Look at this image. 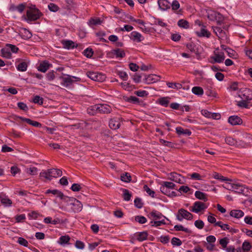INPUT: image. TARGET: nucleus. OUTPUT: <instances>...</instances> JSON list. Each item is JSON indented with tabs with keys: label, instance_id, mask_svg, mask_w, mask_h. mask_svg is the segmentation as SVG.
Returning <instances> with one entry per match:
<instances>
[{
	"label": "nucleus",
	"instance_id": "nucleus-45",
	"mask_svg": "<svg viewBox=\"0 0 252 252\" xmlns=\"http://www.w3.org/2000/svg\"><path fill=\"white\" fill-rule=\"evenodd\" d=\"M220 228L223 230H228L232 234L236 233L238 232V230L230 228L227 224L223 223V224L221 226Z\"/></svg>",
	"mask_w": 252,
	"mask_h": 252
},
{
	"label": "nucleus",
	"instance_id": "nucleus-61",
	"mask_svg": "<svg viewBox=\"0 0 252 252\" xmlns=\"http://www.w3.org/2000/svg\"><path fill=\"white\" fill-rule=\"evenodd\" d=\"M26 172L30 175H35L37 174V168L35 167H32L28 168Z\"/></svg>",
	"mask_w": 252,
	"mask_h": 252
},
{
	"label": "nucleus",
	"instance_id": "nucleus-6",
	"mask_svg": "<svg viewBox=\"0 0 252 252\" xmlns=\"http://www.w3.org/2000/svg\"><path fill=\"white\" fill-rule=\"evenodd\" d=\"M87 76L93 81L103 82L105 80V75L101 73L94 71H88Z\"/></svg>",
	"mask_w": 252,
	"mask_h": 252
},
{
	"label": "nucleus",
	"instance_id": "nucleus-32",
	"mask_svg": "<svg viewBox=\"0 0 252 252\" xmlns=\"http://www.w3.org/2000/svg\"><path fill=\"white\" fill-rule=\"evenodd\" d=\"M176 131L179 135H190L191 133V131L189 129H184L181 126H178L176 128Z\"/></svg>",
	"mask_w": 252,
	"mask_h": 252
},
{
	"label": "nucleus",
	"instance_id": "nucleus-39",
	"mask_svg": "<svg viewBox=\"0 0 252 252\" xmlns=\"http://www.w3.org/2000/svg\"><path fill=\"white\" fill-rule=\"evenodd\" d=\"M191 91L193 94L198 96L203 95L204 93L203 89L201 87L198 86L193 87L192 88Z\"/></svg>",
	"mask_w": 252,
	"mask_h": 252
},
{
	"label": "nucleus",
	"instance_id": "nucleus-2",
	"mask_svg": "<svg viewBox=\"0 0 252 252\" xmlns=\"http://www.w3.org/2000/svg\"><path fill=\"white\" fill-rule=\"evenodd\" d=\"M42 15L41 12L36 7L35 5H31L28 7L26 16L24 19L28 23H30L39 19Z\"/></svg>",
	"mask_w": 252,
	"mask_h": 252
},
{
	"label": "nucleus",
	"instance_id": "nucleus-56",
	"mask_svg": "<svg viewBox=\"0 0 252 252\" xmlns=\"http://www.w3.org/2000/svg\"><path fill=\"white\" fill-rule=\"evenodd\" d=\"M94 54V51L92 49L87 48L84 51V55L87 58H90Z\"/></svg>",
	"mask_w": 252,
	"mask_h": 252
},
{
	"label": "nucleus",
	"instance_id": "nucleus-16",
	"mask_svg": "<svg viewBox=\"0 0 252 252\" xmlns=\"http://www.w3.org/2000/svg\"><path fill=\"white\" fill-rule=\"evenodd\" d=\"M170 7H171L172 10L177 14H182L183 10L180 8V4L178 0H173L171 3L170 2Z\"/></svg>",
	"mask_w": 252,
	"mask_h": 252
},
{
	"label": "nucleus",
	"instance_id": "nucleus-54",
	"mask_svg": "<svg viewBox=\"0 0 252 252\" xmlns=\"http://www.w3.org/2000/svg\"><path fill=\"white\" fill-rule=\"evenodd\" d=\"M135 220L140 224H144L147 221V219L145 217L142 216H136L135 217Z\"/></svg>",
	"mask_w": 252,
	"mask_h": 252
},
{
	"label": "nucleus",
	"instance_id": "nucleus-55",
	"mask_svg": "<svg viewBox=\"0 0 252 252\" xmlns=\"http://www.w3.org/2000/svg\"><path fill=\"white\" fill-rule=\"evenodd\" d=\"M143 189H144V190L150 196H151L152 197L154 198L155 197V192L154 191V190H152V189H151L149 187L146 185H145L144 186V187H143Z\"/></svg>",
	"mask_w": 252,
	"mask_h": 252
},
{
	"label": "nucleus",
	"instance_id": "nucleus-4",
	"mask_svg": "<svg viewBox=\"0 0 252 252\" xmlns=\"http://www.w3.org/2000/svg\"><path fill=\"white\" fill-rule=\"evenodd\" d=\"M177 220L179 221H182L183 219L187 220H191L193 218V215L187 210L181 208L178 210L177 214H176Z\"/></svg>",
	"mask_w": 252,
	"mask_h": 252
},
{
	"label": "nucleus",
	"instance_id": "nucleus-13",
	"mask_svg": "<svg viewBox=\"0 0 252 252\" xmlns=\"http://www.w3.org/2000/svg\"><path fill=\"white\" fill-rule=\"evenodd\" d=\"M148 218L152 220H160L162 218L166 219L167 220H169L163 216L160 212L154 210L148 215Z\"/></svg>",
	"mask_w": 252,
	"mask_h": 252
},
{
	"label": "nucleus",
	"instance_id": "nucleus-50",
	"mask_svg": "<svg viewBox=\"0 0 252 252\" xmlns=\"http://www.w3.org/2000/svg\"><path fill=\"white\" fill-rule=\"evenodd\" d=\"M134 94L139 97H145L149 95V93L145 90H138L135 91Z\"/></svg>",
	"mask_w": 252,
	"mask_h": 252
},
{
	"label": "nucleus",
	"instance_id": "nucleus-51",
	"mask_svg": "<svg viewBox=\"0 0 252 252\" xmlns=\"http://www.w3.org/2000/svg\"><path fill=\"white\" fill-rule=\"evenodd\" d=\"M159 142L161 144L169 148H173L174 147V144L173 143L170 141H166L162 139H159Z\"/></svg>",
	"mask_w": 252,
	"mask_h": 252
},
{
	"label": "nucleus",
	"instance_id": "nucleus-21",
	"mask_svg": "<svg viewBox=\"0 0 252 252\" xmlns=\"http://www.w3.org/2000/svg\"><path fill=\"white\" fill-rule=\"evenodd\" d=\"M195 34L198 37H206L209 38L211 35V33L205 29L204 26H202L200 31H196Z\"/></svg>",
	"mask_w": 252,
	"mask_h": 252
},
{
	"label": "nucleus",
	"instance_id": "nucleus-47",
	"mask_svg": "<svg viewBox=\"0 0 252 252\" xmlns=\"http://www.w3.org/2000/svg\"><path fill=\"white\" fill-rule=\"evenodd\" d=\"M121 179L123 182L128 183L131 181V177L129 173L126 172L125 174L121 175Z\"/></svg>",
	"mask_w": 252,
	"mask_h": 252
},
{
	"label": "nucleus",
	"instance_id": "nucleus-52",
	"mask_svg": "<svg viewBox=\"0 0 252 252\" xmlns=\"http://www.w3.org/2000/svg\"><path fill=\"white\" fill-rule=\"evenodd\" d=\"M167 86L170 88L180 89L182 87V86L180 83H174L171 82H167Z\"/></svg>",
	"mask_w": 252,
	"mask_h": 252
},
{
	"label": "nucleus",
	"instance_id": "nucleus-14",
	"mask_svg": "<svg viewBox=\"0 0 252 252\" xmlns=\"http://www.w3.org/2000/svg\"><path fill=\"white\" fill-rule=\"evenodd\" d=\"M225 143L230 145L233 146H236L237 147H243L244 143L241 141H237L235 139L230 136H227L225 138Z\"/></svg>",
	"mask_w": 252,
	"mask_h": 252
},
{
	"label": "nucleus",
	"instance_id": "nucleus-25",
	"mask_svg": "<svg viewBox=\"0 0 252 252\" xmlns=\"http://www.w3.org/2000/svg\"><path fill=\"white\" fill-rule=\"evenodd\" d=\"M231 217L236 219H240L244 216V213L240 210H232L230 212Z\"/></svg>",
	"mask_w": 252,
	"mask_h": 252
},
{
	"label": "nucleus",
	"instance_id": "nucleus-3",
	"mask_svg": "<svg viewBox=\"0 0 252 252\" xmlns=\"http://www.w3.org/2000/svg\"><path fill=\"white\" fill-rule=\"evenodd\" d=\"M62 175V171L59 169L52 168L42 171L40 173L41 178L51 180L53 178H58Z\"/></svg>",
	"mask_w": 252,
	"mask_h": 252
},
{
	"label": "nucleus",
	"instance_id": "nucleus-30",
	"mask_svg": "<svg viewBox=\"0 0 252 252\" xmlns=\"http://www.w3.org/2000/svg\"><path fill=\"white\" fill-rule=\"evenodd\" d=\"M98 107L97 104L89 107L87 109V111L88 114L93 116L95 115L97 113H98Z\"/></svg>",
	"mask_w": 252,
	"mask_h": 252
},
{
	"label": "nucleus",
	"instance_id": "nucleus-22",
	"mask_svg": "<svg viewBox=\"0 0 252 252\" xmlns=\"http://www.w3.org/2000/svg\"><path fill=\"white\" fill-rule=\"evenodd\" d=\"M228 122L232 126L240 125L242 124V120L238 116H231L228 118Z\"/></svg>",
	"mask_w": 252,
	"mask_h": 252
},
{
	"label": "nucleus",
	"instance_id": "nucleus-63",
	"mask_svg": "<svg viewBox=\"0 0 252 252\" xmlns=\"http://www.w3.org/2000/svg\"><path fill=\"white\" fill-rule=\"evenodd\" d=\"M17 106L21 110L24 111H28L29 110V108L27 104L23 102H18Z\"/></svg>",
	"mask_w": 252,
	"mask_h": 252
},
{
	"label": "nucleus",
	"instance_id": "nucleus-57",
	"mask_svg": "<svg viewBox=\"0 0 252 252\" xmlns=\"http://www.w3.org/2000/svg\"><path fill=\"white\" fill-rule=\"evenodd\" d=\"M49 9L52 12H57L59 10V7L55 3H50L48 5Z\"/></svg>",
	"mask_w": 252,
	"mask_h": 252
},
{
	"label": "nucleus",
	"instance_id": "nucleus-29",
	"mask_svg": "<svg viewBox=\"0 0 252 252\" xmlns=\"http://www.w3.org/2000/svg\"><path fill=\"white\" fill-rule=\"evenodd\" d=\"M194 195L198 199L203 200L204 202L208 200L207 194L202 191L199 190L196 191L195 192Z\"/></svg>",
	"mask_w": 252,
	"mask_h": 252
},
{
	"label": "nucleus",
	"instance_id": "nucleus-12",
	"mask_svg": "<svg viewBox=\"0 0 252 252\" xmlns=\"http://www.w3.org/2000/svg\"><path fill=\"white\" fill-rule=\"evenodd\" d=\"M169 179L175 182L180 184H183L185 182V179L184 177L175 172L170 173Z\"/></svg>",
	"mask_w": 252,
	"mask_h": 252
},
{
	"label": "nucleus",
	"instance_id": "nucleus-36",
	"mask_svg": "<svg viewBox=\"0 0 252 252\" xmlns=\"http://www.w3.org/2000/svg\"><path fill=\"white\" fill-rule=\"evenodd\" d=\"M28 67V63L22 62L19 63L17 65L16 68L18 71L24 72L26 71Z\"/></svg>",
	"mask_w": 252,
	"mask_h": 252
},
{
	"label": "nucleus",
	"instance_id": "nucleus-35",
	"mask_svg": "<svg viewBox=\"0 0 252 252\" xmlns=\"http://www.w3.org/2000/svg\"><path fill=\"white\" fill-rule=\"evenodd\" d=\"M178 26L185 29H188L189 28V23L188 21L184 19H180L178 21Z\"/></svg>",
	"mask_w": 252,
	"mask_h": 252
},
{
	"label": "nucleus",
	"instance_id": "nucleus-20",
	"mask_svg": "<svg viewBox=\"0 0 252 252\" xmlns=\"http://www.w3.org/2000/svg\"><path fill=\"white\" fill-rule=\"evenodd\" d=\"M158 3L159 8L162 11L170 8V2L167 0H158Z\"/></svg>",
	"mask_w": 252,
	"mask_h": 252
},
{
	"label": "nucleus",
	"instance_id": "nucleus-26",
	"mask_svg": "<svg viewBox=\"0 0 252 252\" xmlns=\"http://www.w3.org/2000/svg\"><path fill=\"white\" fill-rule=\"evenodd\" d=\"M19 119L23 122H25L32 126L35 127H41V124L38 122L32 121L29 118H26L22 117H19Z\"/></svg>",
	"mask_w": 252,
	"mask_h": 252
},
{
	"label": "nucleus",
	"instance_id": "nucleus-27",
	"mask_svg": "<svg viewBox=\"0 0 252 252\" xmlns=\"http://www.w3.org/2000/svg\"><path fill=\"white\" fill-rule=\"evenodd\" d=\"M20 36L23 39L27 40L32 37V33L26 29H23L20 32Z\"/></svg>",
	"mask_w": 252,
	"mask_h": 252
},
{
	"label": "nucleus",
	"instance_id": "nucleus-41",
	"mask_svg": "<svg viewBox=\"0 0 252 252\" xmlns=\"http://www.w3.org/2000/svg\"><path fill=\"white\" fill-rule=\"evenodd\" d=\"M70 238L68 236H62L59 239L58 242L61 245H64L68 243Z\"/></svg>",
	"mask_w": 252,
	"mask_h": 252
},
{
	"label": "nucleus",
	"instance_id": "nucleus-8",
	"mask_svg": "<svg viewBox=\"0 0 252 252\" xmlns=\"http://www.w3.org/2000/svg\"><path fill=\"white\" fill-rule=\"evenodd\" d=\"M233 191L239 194L247 195L249 193V189L245 185L236 183L235 184Z\"/></svg>",
	"mask_w": 252,
	"mask_h": 252
},
{
	"label": "nucleus",
	"instance_id": "nucleus-60",
	"mask_svg": "<svg viewBox=\"0 0 252 252\" xmlns=\"http://www.w3.org/2000/svg\"><path fill=\"white\" fill-rule=\"evenodd\" d=\"M162 186H164L166 188L168 189H174L176 185L172 182H163Z\"/></svg>",
	"mask_w": 252,
	"mask_h": 252
},
{
	"label": "nucleus",
	"instance_id": "nucleus-48",
	"mask_svg": "<svg viewBox=\"0 0 252 252\" xmlns=\"http://www.w3.org/2000/svg\"><path fill=\"white\" fill-rule=\"evenodd\" d=\"M158 102L160 105L164 107H167L169 104V101L167 97H162L158 99Z\"/></svg>",
	"mask_w": 252,
	"mask_h": 252
},
{
	"label": "nucleus",
	"instance_id": "nucleus-15",
	"mask_svg": "<svg viewBox=\"0 0 252 252\" xmlns=\"http://www.w3.org/2000/svg\"><path fill=\"white\" fill-rule=\"evenodd\" d=\"M160 79L159 76L155 74H150L145 76L144 82L147 84H150L158 82Z\"/></svg>",
	"mask_w": 252,
	"mask_h": 252
},
{
	"label": "nucleus",
	"instance_id": "nucleus-19",
	"mask_svg": "<svg viewBox=\"0 0 252 252\" xmlns=\"http://www.w3.org/2000/svg\"><path fill=\"white\" fill-rule=\"evenodd\" d=\"M130 38L136 42H140L144 39L141 34L136 31H133L130 33Z\"/></svg>",
	"mask_w": 252,
	"mask_h": 252
},
{
	"label": "nucleus",
	"instance_id": "nucleus-5",
	"mask_svg": "<svg viewBox=\"0 0 252 252\" xmlns=\"http://www.w3.org/2000/svg\"><path fill=\"white\" fill-rule=\"evenodd\" d=\"M60 79L62 81L61 85L65 87L69 86L74 81H77L80 80L78 77L67 74H64L63 76L60 77Z\"/></svg>",
	"mask_w": 252,
	"mask_h": 252
},
{
	"label": "nucleus",
	"instance_id": "nucleus-10",
	"mask_svg": "<svg viewBox=\"0 0 252 252\" xmlns=\"http://www.w3.org/2000/svg\"><path fill=\"white\" fill-rule=\"evenodd\" d=\"M207 207L208 206L204 203L201 201H195L189 210L192 212L197 214L205 210Z\"/></svg>",
	"mask_w": 252,
	"mask_h": 252
},
{
	"label": "nucleus",
	"instance_id": "nucleus-46",
	"mask_svg": "<svg viewBox=\"0 0 252 252\" xmlns=\"http://www.w3.org/2000/svg\"><path fill=\"white\" fill-rule=\"evenodd\" d=\"M228 243L229 239L227 237L223 238L219 240V244L221 246L223 249L226 250Z\"/></svg>",
	"mask_w": 252,
	"mask_h": 252
},
{
	"label": "nucleus",
	"instance_id": "nucleus-49",
	"mask_svg": "<svg viewBox=\"0 0 252 252\" xmlns=\"http://www.w3.org/2000/svg\"><path fill=\"white\" fill-rule=\"evenodd\" d=\"M126 101L127 102L132 103L133 104H139L140 102L139 99L138 97H136V96H130L129 97L127 98Z\"/></svg>",
	"mask_w": 252,
	"mask_h": 252
},
{
	"label": "nucleus",
	"instance_id": "nucleus-11",
	"mask_svg": "<svg viewBox=\"0 0 252 252\" xmlns=\"http://www.w3.org/2000/svg\"><path fill=\"white\" fill-rule=\"evenodd\" d=\"M214 60V63H221L225 59V55L223 52L220 51L218 49L215 50L214 52V56L211 57Z\"/></svg>",
	"mask_w": 252,
	"mask_h": 252
},
{
	"label": "nucleus",
	"instance_id": "nucleus-44",
	"mask_svg": "<svg viewBox=\"0 0 252 252\" xmlns=\"http://www.w3.org/2000/svg\"><path fill=\"white\" fill-rule=\"evenodd\" d=\"M244 252H248L250 251L252 248L251 244L247 241H245L242 244V247L241 248Z\"/></svg>",
	"mask_w": 252,
	"mask_h": 252
},
{
	"label": "nucleus",
	"instance_id": "nucleus-64",
	"mask_svg": "<svg viewBox=\"0 0 252 252\" xmlns=\"http://www.w3.org/2000/svg\"><path fill=\"white\" fill-rule=\"evenodd\" d=\"M135 206L138 208H141L143 207V203L141 199L139 198H136L134 201Z\"/></svg>",
	"mask_w": 252,
	"mask_h": 252
},
{
	"label": "nucleus",
	"instance_id": "nucleus-28",
	"mask_svg": "<svg viewBox=\"0 0 252 252\" xmlns=\"http://www.w3.org/2000/svg\"><path fill=\"white\" fill-rule=\"evenodd\" d=\"M135 236L138 241L142 242L147 239L148 233L146 231H143L137 233Z\"/></svg>",
	"mask_w": 252,
	"mask_h": 252
},
{
	"label": "nucleus",
	"instance_id": "nucleus-7",
	"mask_svg": "<svg viewBox=\"0 0 252 252\" xmlns=\"http://www.w3.org/2000/svg\"><path fill=\"white\" fill-rule=\"evenodd\" d=\"M238 96L249 101L252 100V90L248 88L241 89L238 92Z\"/></svg>",
	"mask_w": 252,
	"mask_h": 252
},
{
	"label": "nucleus",
	"instance_id": "nucleus-37",
	"mask_svg": "<svg viewBox=\"0 0 252 252\" xmlns=\"http://www.w3.org/2000/svg\"><path fill=\"white\" fill-rule=\"evenodd\" d=\"M1 56L6 59H10L12 56L11 53L9 51V48L6 47L1 50Z\"/></svg>",
	"mask_w": 252,
	"mask_h": 252
},
{
	"label": "nucleus",
	"instance_id": "nucleus-58",
	"mask_svg": "<svg viewBox=\"0 0 252 252\" xmlns=\"http://www.w3.org/2000/svg\"><path fill=\"white\" fill-rule=\"evenodd\" d=\"M21 170L17 166H12L10 168V172L12 176H15L17 174L20 172Z\"/></svg>",
	"mask_w": 252,
	"mask_h": 252
},
{
	"label": "nucleus",
	"instance_id": "nucleus-9",
	"mask_svg": "<svg viewBox=\"0 0 252 252\" xmlns=\"http://www.w3.org/2000/svg\"><path fill=\"white\" fill-rule=\"evenodd\" d=\"M123 124V120L122 118L115 117L110 119L109 126L111 129L116 130L120 128V126Z\"/></svg>",
	"mask_w": 252,
	"mask_h": 252
},
{
	"label": "nucleus",
	"instance_id": "nucleus-31",
	"mask_svg": "<svg viewBox=\"0 0 252 252\" xmlns=\"http://www.w3.org/2000/svg\"><path fill=\"white\" fill-rule=\"evenodd\" d=\"M165 219L162 218L160 220H151L150 222V224L152 226H155V227H158L159 226L166 224V223L165 221Z\"/></svg>",
	"mask_w": 252,
	"mask_h": 252
},
{
	"label": "nucleus",
	"instance_id": "nucleus-40",
	"mask_svg": "<svg viewBox=\"0 0 252 252\" xmlns=\"http://www.w3.org/2000/svg\"><path fill=\"white\" fill-rule=\"evenodd\" d=\"M1 203L5 207H9L12 206V201L8 197L3 196L1 199Z\"/></svg>",
	"mask_w": 252,
	"mask_h": 252
},
{
	"label": "nucleus",
	"instance_id": "nucleus-18",
	"mask_svg": "<svg viewBox=\"0 0 252 252\" xmlns=\"http://www.w3.org/2000/svg\"><path fill=\"white\" fill-rule=\"evenodd\" d=\"M26 7V3H22L18 4V5H15L14 4H12L10 5L9 10L12 12H18L20 13H22L24 9Z\"/></svg>",
	"mask_w": 252,
	"mask_h": 252
},
{
	"label": "nucleus",
	"instance_id": "nucleus-23",
	"mask_svg": "<svg viewBox=\"0 0 252 252\" xmlns=\"http://www.w3.org/2000/svg\"><path fill=\"white\" fill-rule=\"evenodd\" d=\"M46 194L52 193L53 195H56L57 197L61 199L65 200V197L63 193L58 189H47L45 192Z\"/></svg>",
	"mask_w": 252,
	"mask_h": 252
},
{
	"label": "nucleus",
	"instance_id": "nucleus-42",
	"mask_svg": "<svg viewBox=\"0 0 252 252\" xmlns=\"http://www.w3.org/2000/svg\"><path fill=\"white\" fill-rule=\"evenodd\" d=\"M122 190L124 199L126 201H129L131 197V194L129 190L126 189H122Z\"/></svg>",
	"mask_w": 252,
	"mask_h": 252
},
{
	"label": "nucleus",
	"instance_id": "nucleus-53",
	"mask_svg": "<svg viewBox=\"0 0 252 252\" xmlns=\"http://www.w3.org/2000/svg\"><path fill=\"white\" fill-rule=\"evenodd\" d=\"M171 242L173 246H180L182 244L181 240L177 237L172 238Z\"/></svg>",
	"mask_w": 252,
	"mask_h": 252
},
{
	"label": "nucleus",
	"instance_id": "nucleus-33",
	"mask_svg": "<svg viewBox=\"0 0 252 252\" xmlns=\"http://www.w3.org/2000/svg\"><path fill=\"white\" fill-rule=\"evenodd\" d=\"M102 22L99 18H92L88 22V24L90 27L101 25Z\"/></svg>",
	"mask_w": 252,
	"mask_h": 252
},
{
	"label": "nucleus",
	"instance_id": "nucleus-59",
	"mask_svg": "<svg viewBox=\"0 0 252 252\" xmlns=\"http://www.w3.org/2000/svg\"><path fill=\"white\" fill-rule=\"evenodd\" d=\"M248 101H249L246 100L242 99V100L237 102V105L241 108H248V104L247 103Z\"/></svg>",
	"mask_w": 252,
	"mask_h": 252
},
{
	"label": "nucleus",
	"instance_id": "nucleus-1",
	"mask_svg": "<svg viewBox=\"0 0 252 252\" xmlns=\"http://www.w3.org/2000/svg\"><path fill=\"white\" fill-rule=\"evenodd\" d=\"M65 203L62 204L60 208L64 211L69 213H78L80 212L83 208V205L81 202L74 198L65 197Z\"/></svg>",
	"mask_w": 252,
	"mask_h": 252
},
{
	"label": "nucleus",
	"instance_id": "nucleus-43",
	"mask_svg": "<svg viewBox=\"0 0 252 252\" xmlns=\"http://www.w3.org/2000/svg\"><path fill=\"white\" fill-rule=\"evenodd\" d=\"M212 15L219 24H220L222 22L223 20V17L220 13L217 12H214Z\"/></svg>",
	"mask_w": 252,
	"mask_h": 252
},
{
	"label": "nucleus",
	"instance_id": "nucleus-62",
	"mask_svg": "<svg viewBox=\"0 0 252 252\" xmlns=\"http://www.w3.org/2000/svg\"><path fill=\"white\" fill-rule=\"evenodd\" d=\"M170 107L174 110H180L182 111H184L183 107H180V104L176 102L172 103L170 105Z\"/></svg>",
	"mask_w": 252,
	"mask_h": 252
},
{
	"label": "nucleus",
	"instance_id": "nucleus-24",
	"mask_svg": "<svg viewBox=\"0 0 252 252\" xmlns=\"http://www.w3.org/2000/svg\"><path fill=\"white\" fill-rule=\"evenodd\" d=\"M62 43L63 45V48L67 49H73L75 47H77V46L75 45V43L73 41H72V40H63Z\"/></svg>",
	"mask_w": 252,
	"mask_h": 252
},
{
	"label": "nucleus",
	"instance_id": "nucleus-38",
	"mask_svg": "<svg viewBox=\"0 0 252 252\" xmlns=\"http://www.w3.org/2000/svg\"><path fill=\"white\" fill-rule=\"evenodd\" d=\"M112 53L116 58H124L126 56L124 51L119 48L113 50Z\"/></svg>",
	"mask_w": 252,
	"mask_h": 252
},
{
	"label": "nucleus",
	"instance_id": "nucleus-34",
	"mask_svg": "<svg viewBox=\"0 0 252 252\" xmlns=\"http://www.w3.org/2000/svg\"><path fill=\"white\" fill-rule=\"evenodd\" d=\"M49 68V64L47 62L41 63L38 67V70L42 72H45Z\"/></svg>",
	"mask_w": 252,
	"mask_h": 252
},
{
	"label": "nucleus",
	"instance_id": "nucleus-17",
	"mask_svg": "<svg viewBox=\"0 0 252 252\" xmlns=\"http://www.w3.org/2000/svg\"><path fill=\"white\" fill-rule=\"evenodd\" d=\"M98 113L103 114L110 113L112 111L111 107L107 104H97Z\"/></svg>",
	"mask_w": 252,
	"mask_h": 252
}]
</instances>
